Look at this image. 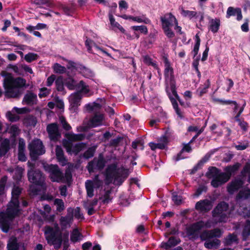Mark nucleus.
Returning a JSON list of instances; mask_svg holds the SVG:
<instances>
[{"mask_svg":"<svg viewBox=\"0 0 250 250\" xmlns=\"http://www.w3.org/2000/svg\"><path fill=\"white\" fill-rule=\"evenodd\" d=\"M162 28L166 36L168 38H172L174 34L171 28L174 26V29L177 32L181 33V27L178 25V21L174 16L169 13L161 17Z\"/></svg>","mask_w":250,"mask_h":250,"instance_id":"obj_8","label":"nucleus"},{"mask_svg":"<svg viewBox=\"0 0 250 250\" xmlns=\"http://www.w3.org/2000/svg\"><path fill=\"white\" fill-rule=\"evenodd\" d=\"M56 154L58 162L63 166L66 165L67 160L63 156V153L62 148L59 146H57L56 147Z\"/></svg>","mask_w":250,"mask_h":250,"instance_id":"obj_30","label":"nucleus"},{"mask_svg":"<svg viewBox=\"0 0 250 250\" xmlns=\"http://www.w3.org/2000/svg\"><path fill=\"white\" fill-rule=\"evenodd\" d=\"M12 111L7 112L6 117L11 122H15L19 119V117L12 113Z\"/></svg>","mask_w":250,"mask_h":250,"instance_id":"obj_54","label":"nucleus"},{"mask_svg":"<svg viewBox=\"0 0 250 250\" xmlns=\"http://www.w3.org/2000/svg\"><path fill=\"white\" fill-rule=\"evenodd\" d=\"M29 111L27 107L18 108L14 107L12 110V112H16L18 114H23L27 113Z\"/></svg>","mask_w":250,"mask_h":250,"instance_id":"obj_56","label":"nucleus"},{"mask_svg":"<svg viewBox=\"0 0 250 250\" xmlns=\"http://www.w3.org/2000/svg\"><path fill=\"white\" fill-rule=\"evenodd\" d=\"M19 245L17 243L16 238L12 237L10 238L7 244L8 250H18Z\"/></svg>","mask_w":250,"mask_h":250,"instance_id":"obj_36","label":"nucleus"},{"mask_svg":"<svg viewBox=\"0 0 250 250\" xmlns=\"http://www.w3.org/2000/svg\"><path fill=\"white\" fill-rule=\"evenodd\" d=\"M77 219H83V215L80 212V208L79 207H77L75 209H73V216Z\"/></svg>","mask_w":250,"mask_h":250,"instance_id":"obj_63","label":"nucleus"},{"mask_svg":"<svg viewBox=\"0 0 250 250\" xmlns=\"http://www.w3.org/2000/svg\"><path fill=\"white\" fill-rule=\"evenodd\" d=\"M123 19L125 20H129L136 21L138 23H144L145 24H150V21L145 16L133 17L131 16H127L126 15H123L121 16Z\"/></svg>","mask_w":250,"mask_h":250,"instance_id":"obj_24","label":"nucleus"},{"mask_svg":"<svg viewBox=\"0 0 250 250\" xmlns=\"http://www.w3.org/2000/svg\"><path fill=\"white\" fill-rule=\"evenodd\" d=\"M57 89L58 91H62L63 89V79L62 77L58 78L55 82Z\"/></svg>","mask_w":250,"mask_h":250,"instance_id":"obj_51","label":"nucleus"},{"mask_svg":"<svg viewBox=\"0 0 250 250\" xmlns=\"http://www.w3.org/2000/svg\"><path fill=\"white\" fill-rule=\"evenodd\" d=\"M168 143L167 138L165 136L162 137L159 141L158 143H154L150 142L149 143V146L152 150L156 149H164L167 146Z\"/></svg>","mask_w":250,"mask_h":250,"instance_id":"obj_23","label":"nucleus"},{"mask_svg":"<svg viewBox=\"0 0 250 250\" xmlns=\"http://www.w3.org/2000/svg\"><path fill=\"white\" fill-rule=\"evenodd\" d=\"M30 154L32 159L35 160L38 156L45 153V149L42 141L39 139L34 140L28 145Z\"/></svg>","mask_w":250,"mask_h":250,"instance_id":"obj_11","label":"nucleus"},{"mask_svg":"<svg viewBox=\"0 0 250 250\" xmlns=\"http://www.w3.org/2000/svg\"><path fill=\"white\" fill-rule=\"evenodd\" d=\"M109 21L110 22L111 25L112 26L113 28L115 29H118L120 31H121L123 33L125 32V30L124 28L117 22H116L115 19L113 18V16L112 14H110L109 15Z\"/></svg>","mask_w":250,"mask_h":250,"instance_id":"obj_37","label":"nucleus"},{"mask_svg":"<svg viewBox=\"0 0 250 250\" xmlns=\"http://www.w3.org/2000/svg\"><path fill=\"white\" fill-rule=\"evenodd\" d=\"M220 244V241L217 239L212 241H208L205 243V246L208 249L217 248Z\"/></svg>","mask_w":250,"mask_h":250,"instance_id":"obj_41","label":"nucleus"},{"mask_svg":"<svg viewBox=\"0 0 250 250\" xmlns=\"http://www.w3.org/2000/svg\"><path fill=\"white\" fill-rule=\"evenodd\" d=\"M237 237L235 234L229 235L225 240V243L227 245H230L237 242Z\"/></svg>","mask_w":250,"mask_h":250,"instance_id":"obj_44","label":"nucleus"},{"mask_svg":"<svg viewBox=\"0 0 250 250\" xmlns=\"http://www.w3.org/2000/svg\"><path fill=\"white\" fill-rule=\"evenodd\" d=\"M65 137L67 139L63 141V145L68 153L77 154L85 147V145L83 143L75 145L72 143L73 141L83 140L84 138L83 135L75 134L71 132L66 134Z\"/></svg>","mask_w":250,"mask_h":250,"instance_id":"obj_7","label":"nucleus"},{"mask_svg":"<svg viewBox=\"0 0 250 250\" xmlns=\"http://www.w3.org/2000/svg\"><path fill=\"white\" fill-rule=\"evenodd\" d=\"M95 148H89L84 154L83 156L86 159H88L92 157L95 152Z\"/></svg>","mask_w":250,"mask_h":250,"instance_id":"obj_60","label":"nucleus"},{"mask_svg":"<svg viewBox=\"0 0 250 250\" xmlns=\"http://www.w3.org/2000/svg\"><path fill=\"white\" fill-rule=\"evenodd\" d=\"M248 198H250V190L247 188H245L243 190H241L237 196V200Z\"/></svg>","mask_w":250,"mask_h":250,"instance_id":"obj_42","label":"nucleus"},{"mask_svg":"<svg viewBox=\"0 0 250 250\" xmlns=\"http://www.w3.org/2000/svg\"><path fill=\"white\" fill-rule=\"evenodd\" d=\"M130 171L121 166L118 162L114 161L107 165L104 172L107 183L113 182L115 185H121L127 177Z\"/></svg>","mask_w":250,"mask_h":250,"instance_id":"obj_2","label":"nucleus"},{"mask_svg":"<svg viewBox=\"0 0 250 250\" xmlns=\"http://www.w3.org/2000/svg\"><path fill=\"white\" fill-rule=\"evenodd\" d=\"M170 100L173 105V108L175 109L177 114L179 117L182 118L183 116L182 114V112L180 111V109L178 108V105L176 100L173 98H171Z\"/></svg>","mask_w":250,"mask_h":250,"instance_id":"obj_49","label":"nucleus"},{"mask_svg":"<svg viewBox=\"0 0 250 250\" xmlns=\"http://www.w3.org/2000/svg\"><path fill=\"white\" fill-rule=\"evenodd\" d=\"M3 72L5 76L3 85L5 90V95L8 97L15 98L21 93V89L26 84V81L21 78H14L10 74Z\"/></svg>","mask_w":250,"mask_h":250,"instance_id":"obj_3","label":"nucleus"},{"mask_svg":"<svg viewBox=\"0 0 250 250\" xmlns=\"http://www.w3.org/2000/svg\"><path fill=\"white\" fill-rule=\"evenodd\" d=\"M83 96L79 92H74L71 94L69 97L70 105L73 108L78 107L81 104Z\"/></svg>","mask_w":250,"mask_h":250,"instance_id":"obj_22","label":"nucleus"},{"mask_svg":"<svg viewBox=\"0 0 250 250\" xmlns=\"http://www.w3.org/2000/svg\"><path fill=\"white\" fill-rule=\"evenodd\" d=\"M103 184V181L99 178V175H96L93 180H87L85 182V188L87 195L89 197H92L94 195V188H99Z\"/></svg>","mask_w":250,"mask_h":250,"instance_id":"obj_14","label":"nucleus"},{"mask_svg":"<svg viewBox=\"0 0 250 250\" xmlns=\"http://www.w3.org/2000/svg\"><path fill=\"white\" fill-rule=\"evenodd\" d=\"M213 100L214 101L219 102H220L221 103H222L223 104H230L231 103H232L234 104V112L236 113V112L237 111V109H238V104H236V103L235 102L223 101V100H220V99H213Z\"/></svg>","mask_w":250,"mask_h":250,"instance_id":"obj_53","label":"nucleus"},{"mask_svg":"<svg viewBox=\"0 0 250 250\" xmlns=\"http://www.w3.org/2000/svg\"><path fill=\"white\" fill-rule=\"evenodd\" d=\"M21 192V188L14 186L12 191V199L6 211L0 212V228L3 232H7L8 231L10 222L20 212L18 196Z\"/></svg>","mask_w":250,"mask_h":250,"instance_id":"obj_1","label":"nucleus"},{"mask_svg":"<svg viewBox=\"0 0 250 250\" xmlns=\"http://www.w3.org/2000/svg\"><path fill=\"white\" fill-rule=\"evenodd\" d=\"M76 87L78 90L77 92H79L82 96L89 97L93 94V92L88 84L83 81H80Z\"/></svg>","mask_w":250,"mask_h":250,"instance_id":"obj_18","label":"nucleus"},{"mask_svg":"<svg viewBox=\"0 0 250 250\" xmlns=\"http://www.w3.org/2000/svg\"><path fill=\"white\" fill-rule=\"evenodd\" d=\"M209 87V84L208 83L206 85L203 87H199L197 91L198 92L200 96H202L204 94L206 93L207 92V89Z\"/></svg>","mask_w":250,"mask_h":250,"instance_id":"obj_64","label":"nucleus"},{"mask_svg":"<svg viewBox=\"0 0 250 250\" xmlns=\"http://www.w3.org/2000/svg\"><path fill=\"white\" fill-rule=\"evenodd\" d=\"M244 108L241 107L236 115L234 117V119L236 121L238 122L239 125L240 126L242 129L246 130L247 128V123L244 121H241L239 119V116L243 111Z\"/></svg>","mask_w":250,"mask_h":250,"instance_id":"obj_38","label":"nucleus"},{"mask_svg":"<svg viewBox=\"0 0 250 250\" xmlns=\"http://www.w3.org/2000/svg\"><path fill=\"white\" fill-rule=\"evenodd\" d=\"M67 67L69 69H76L78 70L85 77L89 78L93 76V73L91 70L84 66H78L76 63L73 62H68Z\"/></svg>","mask_w":250,"mask_h":250,"instance_id":"obj_16","label":"nucleus"},{"mask_svg":"<svg viewBox=\"0 0 250 250\" xmlns=\"http://www.w3.org/2000/svg\"><path fill=\"white\" fill-rule=\"evenodd\" d=\"M9 146V141L8 139H5L1 145L0 148V157L4 155L8 151Z\"/></svg>","mask_w":250,"mask_h":250,"instance_id":"obj_39","label":"nucleus"},{"mask_svg":"<svg viewBox=\"0 0 250 250\" xmlns=\"http://www.w3.org/2000/svg\"><path fill=\"white\" fill-rule=\"evenodd\" d=\"M47 130L51 140H56L60 136L58 132V125L56 124H52L48 125Z\"/></svg>","mask_w":250,"mask_h":250,"instance_id":"obj_25","label":"nucleus"},{"mask_svg":"<svg viewBox=\"0 0 250 250\" xmlns=\"http://www.w3.org/2000/svg\"><path fill=\"white\" fill-rule=\"evenodd\" d=\"M37 55L33 53H29L26 54L24 57L25 61L28 62H30L37 59Z\"/></svg>","mask_w":250,"mask_h":250,"instance_id":"obj_52","label":"nucleus"},{"mask_svg":"<svg viewBox=\"0 0 250 250\" xmlns=\"http://www.w3.org/2000/svg\"><path fill=\"white\" fill-rule=\"evenodd\" d=\"M44 170L49 173V177L52 181L60 182L63 181L62 173L58 166L53 165H45Z\"/></svg>","mask_w":250,"mask_h":250,"instance_id":"obj_13","label":"nucleus"},{"mask_svg":"<svg viewBox=\"0 0 250 250\" xmlns=\"http://www.w3.org/2000/svg\"><path fill=\"white\" fill-rule=\"evenodd\" d=\"M240 167V164H236L232 166H229L225 168V172H220L215 167L209 169L208 176L212 177L211 185L217 188L227 182L229 179L231 174L236 171Z\"/></svg>","mask_w":250,"mask_h":250,"instance_id":"obj_4","label":"nucleus"},{"mask_svg":"<svg viewBox=\"0 0 250 250\" xmlns=\"http://www.w3.org/2000/svg\"><path fill=\"white\" fill-rule=\"evenodd\" d=\"M59 119L64 129L66 130H69L71 128V126L67 124L65 118L63 116H60Z\"/></svg>","mask_w":250,"mask_h":250,"instance_id":"obj_58","label":"nucleus"},{"mask_svg":"<svg viewBox=\"0 0 250 250\" xmlns=\"http://www.w3.org/2000/svg\"><path fill=\"white\" fill-rule=\"evenodd\" d=\"M65 84L70 90L75 89V82L74 80L71 78H68L65 80Z\"/></svg>","mask_w":250,"mask_h":250,"instance_id":"obj_48","label":"nucleus"},{"mask_svg":"<svg viewBox=\"0 0 250 250\" xmlns=\"http://www.w3.org/2000/svg\"><path fill=\"white\" fill-rule=\"evenodd\" d=\"M179 10L183 17L189 19H191L195 17L197 15L196 12L185 10L183 7H180L179 8Z\"/></svg>","mask_w":250,"mask_h":250,"instance_id":"obj_35","label":"nucleus"},{"mask_svg":"<svg viewBox=\"0 0 250 250\" xmlns=\"http://www.w3.org/2000/svg\"><path fill=\"white\" fill-rule=\"evenodd\" d=\"M53 68L54 71L56 73L62 74L66 71L65 67L58 63H56L53 65Z\"/></svg>","mask_w":250,"mask_h":250,"instance_id":"obj_45","label":"nucleus"},{"mask_svg":"<svg viewBox=\"0 0 250 250\" xmlns=\"http://www.w3.org/2000/svg\"><path fill=\"white\" fill-rule=\"evenodd\" d=\"M8 131L13 136H16L20 133V129L17 125H12L8 128Z\"/></svg>","mask_w":250,"mask_h":250,"instance_id":"obj_50","label":"nucleus"},{"mask_svg":"<svg viewBox=\"0 0 250 250\" xmlns=\"http://www.w3.org/2000/svg\"><path fill=\"white\" fill-rule=\"evenodd\" d=\"M23 171L24 168L21 167H17L15 170L14 178L17 180L20 179L22 177Z\"/></svg>","mask_w":250,"mask_h":250,"instance_id":"obj_46","label":"nucleus"},{"mask_svg":"<svg viewBox=\"0 0 250 250\" xmlns=\"http://www.w3.org/2000/svg\"><path fill=\"white\" fill-rule=\"evenodd\" d=\"M54 205L56 206L57 210L61 211L64 208L63 202L62 200L56 199L54 201Z\"/></svg>","mask_w":250,"mask_h":250,"instance_id":"obj_47","label":"nucleus"},{"mask_svg":"<svg viewBox=\"0 0 250 250\" xmlns=\"http://www.w3.org/2000/svg\"><path fill=\"white\" fill-rule=\"evenodd\" d=\"M73 220V209L68 208L67 214L65 217H62L60 218V224L63 228H67L70 227Z\"/></svg>","mask_w":250,"mask_h":250,"instance_id":"obj_20","label":"nucleus"},{"mask_svg":"<svg viewBox=\"0 0 250 250\" xmlns=\"http://www.w3.org/2000/svg\"><path fill=\"white\" fill-rule=\"evenodd\" d=\"M28 164L31 167L28 172V180L33 184L30 187L29 190L33 195L38 194L39 191L45 189L44 177L40 171L33 170L34 167L31 166L30 163L28 162Z\"/></svg>","mask_w":250,"mask_h":250,"instance_id":"obj_6","label":"nucleus"},{"mask_svg":"<svg viewBox=\"0 0 250 250\" xmlns=\"http://www.w3.org/2000/svg\"><path fill=\"white\" fill-rule=\"evenodd\" d=\"M131 29L134 31V35L137 39L139 38V35L138 34L136 31H139L141 33L146 35L148 33L147 28L145 25L132 26L131 27Z\"/></svg>","mask_w":250,"mask_h":250,"instance_id":"obj_34","label":"nucleus"},{"mask_svg":"<svg viewBox=\"0 0 250 250\" xmlns=\"http://www.w3.org/2000/svg\"><path fill=\"white\" fill-rule=\"evenodd\" d=\"M37 102V96L32 93H27L23 98L22 103L24 104L33 105Z\"/></svg>","mask_w":250,"mask_h":250,"instance_id":"obj_27","label":"nucleus"},{"mask_svg":"<svg viewBox=\"0 0 250 250\" xmlns=\"http://www.w3.org/2000/svg\"><path fill=\"white\" fill-rule=\"evenodd\" d=\"M57 223L54 224V229L47 226L44 229V234L48 244L53 245L56 249L59 248L62 244V237L59 233Z\"/></svg>","mask_w":250,"mask_h":250,"instance_id":"obj_9","label":"nucleus"},{"mask_svg":"<svg viewBox=\"0 0 250 250\" xmlns=\"http://www.w3.org/2000/svg\"><path fill=\"white\" fill-rule=\"evenodd\" d=\"M220 244V241L217 239L212 241H208L205 243V246L208 249L217 248Z\"/></svg>","mask_w":250,"mask_h":250,"instance_id":"obj_40","label":"nucleus"},{"mask_svg":"<svg viewBox=\"0 0 250 250\" xmlns=\"http://www.w3.org/2000/svg\"><path fill=\"white\" fill-rule=\"evenodd\" d=\"M83 239V235L79 232L78 229L73 230L70 235V240L73 243H76L81 240Z\"/></svg>","mask_w":250,"mask_h":250,"instance_id":"obj_32","label":"nucleus"},{"mask_svg":"<svg viewBox=\"0 0 250 250\" xmlns=\"http://www.w3.org/2000/svg\"><path fill=\"white\" fill-rule=\"evenodd\" d=\"M203 128L199 129L196 126H190L188 128V130L189 131L197 132V134L193 137V138L197 137L201 132H203Z\"/></svg>","mask_w":250,"mask_h":250,"instance_id":"obj_59","label":"nucleus"},{"mask_svg":"<svg viewBox=\"0 0 250 250\" xmlns=\"http://www.w3.org/2000/svg\"><path fill=\"white\" fill-rule=\"evenodd\" d=\"M87 110L89 111H93L100 108L101 105L97 103H93L91 104H88L85 106Z\"/></svg>","mask_w":250,"mask_h":250,"instance_id":"obj_57","label":"nucleus"},{"mask_svg":"<svg viewBox=\"0 0 250 250\" xmlns=\"http://www.w3.org/2000/svg\"><path fill=\"white\" fill-rule=\"evenodd\" d=\"M228 209V205L225 202L219 204L213 211V217L215 224L218 222H225L228 218L231 212Z\"/></svg>","mask_w":250,"mask_h":250,"instance_id":"obj_10","label":"nucleus"},{"mask_svg":"<svg viewBox=\"0 0 250 250\" xmlns=\"http://www.w3.org/2000/svg\"><path fill=\"white\" fill-rule=\"evenodd\" d=\"M213 223L211 221L206 223L200 221L192 225L189 228V233L191 234H198L202 232L200 237L202 240H206L213 237H219L222 234L219 229H215L210 231H207L206 229L212 226Z\"/></svg>","mask_w":250,"mask_h":250,"instance_id":"obj_5","label":"nucleus"},{"mask_svg":"<svg viewBox=\"0 0 250 250\" xmlns=\"http://www.w3.org/2000/svg\"><path fill=\"white\" fill-rule=\"evenodd\" d=\"M104 124V117L103 114L96 113L89 121L88 125L90 127H95Z\"/></svg>","mask_w":250,"mask_h":250,"instance_id":"obj_21","label":"nucleus"},{"mask_svg":"<svg viewBox=\"0 0 250 250\" xmlns=\"http://www.w3.org/2000/svg\"><path fill=\"white\" fill-rule=\"evenodd\" d=\"M164 62L165 66V77L166 81L167 83L172 85L174 83V75L173 70L170 62L167 58H164Z\"/></svg>","mask_w":250,"mask_h":250,"instance_id":"obj_15","label":"nucleus"},{"mask_svg":"<svg viewBox=\"0 0 250 250\" xmlns=\"http://www.w3.org/2000/svg\"><path fill=\"white\" fill-rule=\"evenodd\" d=\"M105 165V161L103 156L100 155L98 158H94L93 161L89 163L87 168L90 173L95 169H102Z\"/></svg>","mask_w":250,"mask_h":250,"instance_id":"obj_17","label":"nucleus"},{"mask_svg":"<svg viewBox=\"0 0 250 250\" xmlns=\"http://www.w3.org/2000/svg\"><path fill=\"white\" fill-rule=\"evenodd\" d=\"M179 243V239H176L174 237H171L169 239L167 243H162L161 244V247L165 249H168L171 247L174 246Z\"/></svg>","mask_w":250,"mask_h":250,"instance_id":"obj_33","label":"nucleus"},{"mask_svg":"<svg viewBox=\"0 0 250 250\" xmlns=\"http://www.w3.org/2000/svg\"><path fill=\"white\" fill-rule=\"evenodd\" d=\"M209 30L213 33H216L219 28L220 21L218 19H211L209 21Z\"/></svg>","mask_w":250,"mask_h":250,"instance_id":"obj_31","label":"nucleus"},{"mask_svg":"<svg viewBox=\"0 0 250 250\" xmlns=\"http://www.w3.org/2000/svg\"><path fill=\"white\" fill-rule=\"evenodd\" d=\"M50 90L47 88L43 87L41 88L40 92L39 93V96L40 98L45 97L50 94Z\"/></svg>","mask_w":250,"mask_h":250,"instance_id":"obj_55","label":"nucleus"},{"mask_svg":"<svg viewBox=\"0 0 250 250\" xmlns=\"http://www.w3.org/2000/svg\"><path fill=\"white\" fill-rule=\"evenodd\" d=\"M243 184L241 180H235L232 181L228 187V192L230 193H233L235 191L240 188Z\"/></svg>","mask_w":250,"mask_h":250,"instance_id":"obj_28","label":"nucleus"},{"mask_svg":"<svg viewBox=\"0 0 250 250\" xmlns=\"http://www.w3.org/2000/svg\"><path fill=\"white\" fill-rule=\"evenodd\" d=\"M194 60L192 62V65L194 67V68L195 69L196 72L198 74V76H200L201 75V73L198 69V66L199 65V57H197L196 58H194Z\"/></svg>","mask_w":250,"mask_h":250,"instance_id":"obj_61","label":"nucleus"},{"mask_svg":"<svg viewBox=\"0 0 250 250\" xmlns=\"http://www.w3.org/2000/svg\"><path fill=\"white\" fill-rule=\"evenodd\" d=\"M195 44L193 50V52L194 53V58H195V56L197 55L200 45V39L198 34H196L195 37Z\"/></svg>","mask_w":250,"mask_h":250,"instance_id":"obj_43","label":"nucleus"},{"mask_svg":"<svg viewBox=\"0 0 250 250\" xmlns=\"http://www.w3.org/2000/svg\"><path fill=\"white\" fill-rule=\"evenodd\" d=\"M44 170L49 173V177L52 181L60 182L63 181L62 173L58 166L53 165H45Z\"/></svg>","mask_w":250,"mask_h":250,"instance_id":"obj_12","label":"nucleus"},{"mask_svg":"<svg viewBox=\"0 0 250 250\" xmlns=\"http://www.w3.org/2000/svg\"><path fill=\"white\" fill-rule=\"evenodd\" d=\"M237 211L239 214L242 215L244 217L247 216L250 217V212H248V209L247 208L240 207L239 209H237ZM242 234L244 239H246L247 236L250 235V221L248 220L247 221Z\"/></svg>","mask_w":250,"mask_h":250,"instance_id":"obj_19","label":"nucleus"},{"mask_svg":"<svg viewBox=\"0 0 250 250\" xmlns=\"http://www.w3.org/2000/svg\"><path fill=\"white\" fill-rule=\"evenodd\" d=\"M97 200L95 199L91 201L87 200L84 202V207L87 210V213L89 215H92L94 213L95 211L93 207L97 204Z\"/></svg>","mask_w":250,"mask_h":250,"instance_id":"obj_29","label":"nucleus"},{"mask_svg":"<svg viewBox=\"0 0 250 250\" xmlns=\"http://www.w3.org/2000/svg\"><path fill=\"white\" fill-rule=\"evenodd\" d=\"M243 174L245 176H248L249 177V182L250 183V165L247 164L245 167Z\"/></svg>","mask_w":250,"mask_h":250,"instance_id":"obj_62","label":"nucleus"},{"mask_svg":"<svg viewBox=\"0 0 250 250\" xmlns=\"http://www.w3.org/2000/svg\"><path fill=\"white\" fill-rule=\"evenodd\" d=\"M212 204L210 201L208 200H201L196 204V208L201 211H207L212 208Z\"/></svg>","mask_w":250,"mask_h":250,"instance_id":"obj_26","label":"nucleus"}]
</instances>
